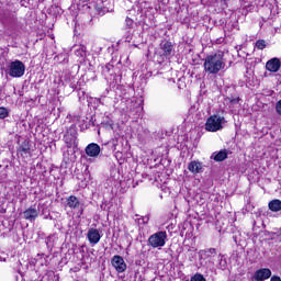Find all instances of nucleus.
<instances>
[{
    "mask_svg": "<svg viewBox=\"0 0 281 281\" xmlns=\"http://www.w3.org/2000/svg\"><path fill=\"white\" fill-rule=\"evenodd\" d=\"M204 71L206 74H211L212 76H216V74H218V71L225 69L226 64H225V58L222 52L212 54V55H207L204 58Z\"/></svg>",
    "mask_w": 281,
    "mask_h": 281,
    "instance_id": "nucleus-1",
    "label": "nucleus"
},
{
    "mask_svg": "<svg viewBox=\"0 0 281 281\" xmlns=\"http://www.w3.org/2000/svg\"><path fill=\"white\" fill-rule=\"evenodd\" d=\"M166 240H168V233L159 231L150 235L147 243L153 249H161V247H166Z\"/></svg>",
    "mask_w": 281,
    "mask_h": 281,
    "instance_id": "nucleus-2",
    "label": "nucleus"
},
{
    "mask_svg": "<svg viewBox=\"0 0 281 281\" xmlns=\"http://www.w3.org/2000/svg\"><path fill=\"white\" fill-rule=\"evenodd\" d=\"M225 122V116L218 114L211 115L206 120L205 130L209 131V133H216V131H222Z\"/></svg>",
    "mask_w": 281,
    "mask_h": 281,
    "instance_id": "nucleus-3",
    "label": "nucleus"
},
{
    "mask_svg": "<svg viewBox=\"0 0 281 281\" xmlns=\"http://www.w3.org/2000/svg\"><path fill=\"white\" fill-rule=\"evenodd\" d=\"M24 75L25 64H23V61L16 59L10 64L9 76H11V78H23Z\"/></svg>",
    "mask_w": 281,
    "mask_h": 281,
    "instance_id": "nucleus-4",
    "label": "nucleus"
},
{
    "mask_svg": "<svg viewBox=\"0 0 281 281\" xmlns=\"http://www.w3.org/2000/svg\"><path fill=\"white\" fill-rule=\"evenodd\" d=\"M111 265L112 267H114L117 273H124V271H126V262L124 261V258L120 255H115L112 258Z\"/></svg>",
    "mask_w": 281,
    "mask_h": 281,
    "instance_id": "nucleus-5",
    "label": "nucleus"
},
{
    "mask_svg": "<svg viewBox=\"0 0 281 281\" xmlns=\"http://www.w3.org/2000/svg\"><path fill=\"white\" fill-rule=\"evenodd\" d=\"M280 67H281V63H280V58L278 57H273L266 63V69L271 74H278V71H280Z\"/></svg>",
    "mask_w": 281,
    "mask_h": 281,
    "instance_id": "nucleus-6",
    "label": "nucleus"
},
{
    "mask_svg": "<svg viewBox=\"0 0 281 281\" xmlns=\"http://www.w3.org/2000/svg\"><path fill=\"white\" fill-rule=\"evenodd\" d=\"M269 278H271V269L269 268H261L254 273L255 281H265Z\"/></svg>",
    "mask_w": 281,
    "mask_h": 281,
    "instance_id": "nucleus-7",
    "label": "nucleus"
},
{
    "mask_svg": "<svg viewBox=\"0 0 281 281\" xmlns=\"http://www.w3.org/2000/svg\"><path fill=\"white\" fill-rule=\"evenodd\" d=\"M87 238L90 243V245H98L100 243V239L102 238V235H100V231L97 228H90L87 234Z\"/></svg>",
    "mask_w": 281,
    "mask_h": 281,
    "instance_id": "nucleus-8",
    "label": "nucleus"
},
{
    "mask_svg": "<svg viewBox=\"0 0 281 281\" xmlns=\"http://www.w3.org/2000/svg\"><path fill=\"white\" fill-rule=\"evenodd\" d=\"M31 148H32V145H30V140H24L21 143V145L18 148V155H20L25 159V157H30Z\"/></svg>",
    "mask_w": 281,
    "mask_h": 281,
    "instance_id": "nucleus-9",
    "label": "nucleus"
},
{
    "mask_svg": "<svg viewBox=\"0 0 281 281\" xmlns=\"http://www.w3.org/2000/svg\"><path fill=\"white\" fill-rule=\"evenodd\" d=\"M23 216L26 221H31L32 223L38 218V209L31 206L24 211Z\"/></svg>",
    "mask_w": 281,
    "mask_h": 281,
    "instance_id": "nucleus-10",
    "label": "nucleus"
},
{
    "mask_svg": "<svg viewBox=\"0 0 281 281\" xmlns=\"http://www.w3.org/2000/svg\"><path fill=\"white\" fill-rule=\"evenodd\" d=\"M100 145L95 143H91L86 147V155H88V157H98V155H100Z\"/></svg>",
    "mask_w": 281,
    "mask_h": 281,
    "instance_id": "nucleus-11",
    "label": "nucleus"
},
{
    "mask_svg": "<svg viewBox=\"0 0 281 281\" xmlns=\"http://www.w3.org/2000/svg\"><path fill=\"white\" fill-rule=\"evenodd\" d=\"M160 49L162 50V55L172 56V52H175V46L172 42L166 41L160 43Z\"/></svg>",
    "mask_w": 281,
    "mask_h": 281,
    "instance_id": "nucleus-12",
    "label": "nucleus"
},
{
    "mask_svg": "<svg viewBox=\"0 0 281 281\" xmlns=\"http://www.w3.org/2000/svg\"><path fill=\"white\" fill-rule=\"evenodd\" d=\"M188 170L192 172L193 175H199L201 170H203V165L196 160H193L189 164Z\"/></svg>",
    "mask_w": 281,
    "mask_h": 281,
    "instance_id": "nucleus-13",
    "label": "nucleus"
},
{
    "mask_svg": "<svg viewBox=\"0 0 281 281\" xmlns=\"http://www.w3.org/2000/svg\"><path fill=\"white\" fill-rule=\"evenodd\" d=\"M67 205L70 207V210H78V207H80V201L76 195H70L67 199Z\"/></svg>",
    "mask_w": 281,
    "mask_h": 281,
    "instance_id": "nucleus-14",
    "label": "nucleus"
},
{
    "mask_svg": "<svg viewBox=\"0 0 281 281\" xmlns=\"http://www.w3.org/2000/svg\"><path fill=\"white\" fill-rule=\"evenodd\" d=\"M227 158V149H222L218 153H213L211 156V159H214V161H225Z\"/></svg>",
    "mask_w": 281,
    "mask_h": 281,
    "instance_id": "nucleus-15",
    "label": "nucleus"
},
{
    "mask_svg": "<svg viewBox=\"0 0 281 281\" xmlns=\"http://www.w3.org/2000/svg\"><path fill=\"white\" fill-rule=\"evenodd\" d=\"M199 256H200L201 260H203V258H214V256H216V250L214 248L200 250Z\"/></svg>",
    "mask_w": 281,
    "mask_h": 281,
    "instance_id": "nucleus-16",
    "label": "nucleus"
},
{
    "mask_svg": "<svg viewBox=\"0 0 281 281\" xmlns=\"http://www.w3.org/2000/svg\"><path fill=\"white\" fill-rule=\"evenodd\" d=\"M268 207L271 212H280L281 210V201L276 199L271 200L268 204Z\"/></svg>",
    "mask_w": 281,
    "mask_h": 281,
    "instance_id": "nucleus-17",
    "label": "nucleus"
},
{
    "mask_svg": "<svg viewBox=\"0 0 281 281\" xmlns=\"http://www.w3.org/2000/svg\"><path fill=\"white\" fill-rule=\"evenodd\" d=\"M5 20L10 23H14L16 21V12H11L4 15Z\"/></svg>",
    "mask_w": 281,
    "mask_h": 281,
    "instance_id": "nucleus-18",
    "label": "nucleus"
},
{
    "mask_svg": "<svg viewBox=\"0 0 281 281\" xmlns=\"http://www.w3.org/2000/svg\"><path fill=\"white\" fill-rule=\"evenodd\" d=\"M257 49H265L267 47V42L265 40H258L256 42Z\"/></svg>",
    "mask_w": 281,
    "mask_h": 281,
    "instance_id": "nucleus-19",
    "label": "nucleus"
},
{
    "mask_svg": "<svg viewBox=\"0 0 281 281\" xmlns=\"http://www.w3.org/2000/svg\"><path fill=\"white\" fill-rule=\"evenodd\" d=\"M125 25L128 30H133V27H135V22L133 21V19L126 18Z\"/></svg>",
    "mask_w": 281,
    "mask_h": 281,
    "instance_id": "nucleus-20",
    "label": "nucleus"
},
{
    "mask_svg": "<svg viewBox=\"0 0 281 281\" xmlns=\"http://www.w3.org/2000/svg\"><path fill=\"white\" fill-rule=\"evenodd\" d=\"M190 281H207L205 280V277L201 273H195L193 277H191Z\"/></svg>",
    "mask_w": 281,
    "mask_h": 281,
    "instance_id": "nucleus-21",
    "label": "nucleus"
},
{
    "mask_svg": "<svg viewBox=\"0 0 281 281\" xmlns=\"http://www.w3.org/2000/svg\"><path fill=\"white\" fill-rule=\"evenodd\" d=\"M113 69V65L106 64L105 66L102 67V74L106 75Z\"/></svg>",
    "mask_w": 281,
    "mask_h": 281,
    "instance_id": "nucleus-22",
    "label": "nucleus"
},
{
    "mask_svg": "<svg viewBox=\"0 0 281 281\" xmlns=\"http://www.w3.org/2000/svg\"><path fill=\"white\" fill-rule=\"evenodd\" d=\"M7 116H8V109L0 108V120H5Z\"/></svg>",
    "mask_w": 281,
    "mask_h": 281,
    "instance_id": "nucleus-23",
    "label": "nucleus"
},
{
    "mask_svg": "<svg viewBox=\"0 0 281 281\" xmlns=\"http://www.w3.org/2000/svg\"><path fill=\"white\" fill-rule=\"evenodd\" d=\"M220 257H221V259H220V267L222 269H225L227 267V261L223 258V256L220 255Z\"/></svg>",
    "mask_w": 281,
    "mask_h": 281,
    "instance_id": "nucleus-24",
    "label": "nucleus"
},
{
    "mask_svg": "<svg viewBox=\"0 0 281 281\" xmlns=\"http://www.w3.org/2000/svg\"><path fill=\"white\" fill-rule=\"evenodd\" d=\"M54 236H48L46 238V245L47 247H54V244H52V240H53Z\"/></svg>",
    "mask_w": 281,
    "mask_h": 281,
    "instance_id": "nucleus-25",
    "label": "nucleus"
},
{
    "mask_svg": "<svg viewBox=\"0 0 281 281\" xmlns=\"http://www.w3.org/2000/svg\"><path fill=\"white\" fill-rule=\"evenodd\" d=\"M270 281H281V278L278 276H272Z\"/></svg>",
    "mask_w": 281,
    "mask_h": 281,
    "instance_id": "nucleus-26",
    "label": "nucleus"
}]
</instances>
